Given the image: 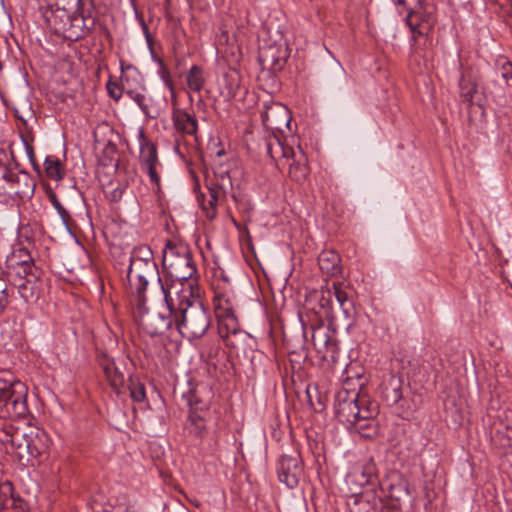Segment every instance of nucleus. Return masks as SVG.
Here are the masks:
<instances>
[{
  "label": "nucleus",
  "instance_id": "obj_1",
  "mask_svg": "<svg viewBox=\"0 0 512 512\" xmlns=\"http://www.w3.org/2000/svg\"><path fill=\"white\" fill-rule=\"evenodd\" d=\"M43 17L55 34L77 41L94 27L96 8L93 0H48Z\"/></svg>",
  "mask_w": 512,
  "mask_h": 512
},
{
  "label": "nucleus",
  "instance_id": "obj_2",
  "mask_svg": "<svg viewBox=\"0 0 512 512\" xmlns=\"http://www.w3.org/2000/svg\"><path fill=\"white\" fill-rule=\"evenodd\" d=\"M176 290L175 325L179 333L189 339L202 337L210 327V317L202 301L194 296L192 286L181 284Z\"/></svg>",
  "mask_w": 512,
  "mask_h": 512
},
{
  "label": "nucleus",
  "instance_id": "obj_3",
  "mask_svg": "<svg viewBox=\"0 0 512 512\" xmlns=\"http://www.w3.org/2000/svg\"><path fill=\"white\" fill-rule=\"evenodd\" d=\"M214 310L218 322V333L224 339L225 344L236 352L244 350L250 335L240 328L236 315L238 302L231 289L218 285V291L214 296Z\"/></svg>",
  "mask_w": 512,
  "mask_h": 512
},
{
  "label": "nucleus",
  "instance_id": "obj_4",
  "mask_svg": "<svg viewBox=\"0 0 512 512\" xmlns=\"http://www.w3.org/2000/svg\"><path fill=\"white\" fill-rule=\"evenodd\" d=\"M157 278L159 285L162 283L158 273L157 264L154 261L153 251L147 245H139L133 248L127 270L128 290L138 300L141 308L146 300L145 292L149 278Z\"/></svg>",
  "mask_w": 512,
  "mask_h": 512
},
{
  "label": "nucleus",
  "instance_id": "obj_5",
  "mask_svg": "<svg viewBox=\"0 0 512 512\" xmlns=\"http://www.w3.org/2000/svg\"><path fill=\"white\" fill-rule=\"evenodd\" d=\"M176 285L166 287L161 285V292L163 294V311L155 312L149 311L145 304L140 308L138 300L135 298L136 306L140 314L139 325L144 333L151 337L164 334L168 329L175 324V309L176 301L173 296V291ZM146 303V301L144 302Z\"/></svg>",
  "mask_w": 512,
  "mask_h": 512
},
{
  "label": "nucleus",
  "instance_id": "obj_6",
  "mask_svg": "<svg viewBox=\"0 0 512 512\" xmlns=\"http://www.w3.org/2000/svg\"><path fill=\"white\" fill-rule=\"evenodd\" d=\"M27 386L19 381L6 378L4 372H0V418L20 419L28 413Z\"/></svg>",
  "mask_w": 512,
  "mask_h": 512
},
{
  "label": "nucleus",
  "instance_id": "obj_7",
  "mask_svg": "<svg viewBox=\"0 0 512 512\" xmlns=\"http://www.w3.org/2000/svg\"><path fill=\"white\" fill-rule=\"evenodd\" d=\"M265 153L276 162L282 159L291 160L288 174L293 181L302 183L307 179L310 169L306 154L300 146L293 148L284 145L277 137L270 136L265 140Z\"/></svg>",
  "mask_w": 512,
  "mask_h": 512
},
{
  "label": "nucleus",
  "instance_id": "obj_8",
  "mask_svg": "<svg viewBox=\"0 0 512 512\" xmlns=\"http://www.w3.org/2000/svg\"><path fill=\"white\" fill-rule=\"evenodd\" d=\"M162 264L167 274L175 281H187L196 273L190 248L180 241L166 242Z\"/></svg>",
  "mask_w": 512,
  "mask_h": 512
},
{
  "label": "nucleus",
  "instance_id": "obj_9",
  "mask_svg": "<svg viewBox=\"0 0 512 512\" xmlns=\"http://www.w3.org/2000/svg\"><path fill=\"white\" fill-rule=\"evenodd\" d=\"M371 402L366 395L342 388L335 395V415L341 423L348 427L358 419L362 408L367 407Z\"/></svg>",
  "mask_w": 512,
  "mask_h": 512
},
{
  "label": "nucleus",
  "instance_id": "obj_10",
  "mask_svg": "<svg viewBox=\"0 0 512 512\" xmlns=\"http://www.w3.org/2000/svg\"><path fill=\"white\" fill-rule=\"evenodd\" d=\"M263 126L267 132L261 144V148L265 151V140L270 136H275L281 140L285 129H289L291 122V114L289 109L281 103H272L266 106L261 113Z\"/></svg>",
  "mask_w": 512,
  "mask_h": 512
},
{
  "label": "nucleus",
  "instance_id": "obj_11",
  "mask_svg": "<svg viewBox=\"0 0 512 512\" xmlns=\"http://www.w3.org/2000/svg\"><path fill=\"white\" fill-rule=\"evenodd\" d=\"M231 187V178L228 172H225L221 174L220 178L217 179L216 182L211 183V185L208 187V199H206L204 194L197 196L198 202L203 211L206 213L207 218H215L216 207L225 200L227 189Z\"/></svg>",
  "mask_w": 512,
  "mask_h": 512
},
{
  "label": "nucleus",
  "instance_id": "obj_12",
  "mask_svg": "<svg viewBox=\"0 0 512 512\" xmlns=\"http://www.w3.org/2000/svg\"><path fill=\"white\" fill-rule=\"evenodd\" d=\"M3 432L5 433V437L3 438L4 442H9L12 446L19 449L25 448L30 454L39 452L40 447L38 442L40 441V437L46 436L44 431L38 428L30 427V431L25 432L23 429L13 427L12 425L6 426Z\"/></svg>",
  "mask_w": 512,
  "mask_h": 512
},
{
  "label": "nucleus",
  "instance_id": "obj_13",
  "mask_svg": "<svg viewBox=\"0 0 512 512\" xmlns=\"http://www.w3.org/2000/svg\"><path fill=\"white\" fill-rule=\"evenodd\" d=\"M139 143H140V167L142 171H144L150 181L155 184H160V174L159 168L161 167V163L158 159L157 148L156 146L149 141L145 135L143 130L139 132Z\"/></svg>",
  "mask_w": 512,
  "mask_h": 512
},
{
  "label": "nucleus",
  "instance_id": "obj_14",
  "mask_svg": "<svg viewBox=\"0 0 512 512\" xmlns=\"http://www.w3.org/2000/svg\"><path fill=\"white\" fill-rule=\"evenodd\" d=\"M35 189L33 178L25 171L10 172L0 195L7 197L30 198Z\"/></svg>",
  "mask_w": 512,
  "mask_h": 512
},
{
  "label": "nucleus",
  "instance_id": "obj_15",
  "mask_svg": "<svg viewBox=\"0 0 512 512\" xmlns=\"http://www.w3.org/2000/svg\"><path fill=\"white\" fill-rule=\"evenodd\" d=\"M378 415V405L376 402H371L367 407L362 408V413L348 429L359 434L361 437L366 439L375 438L378 433V423L375 420Z\"/></svg>",
  "mask_w": 512,
  "mask_h": 512
},
{
  "label": "nucleus",
  "instance_id": "obj_16",
  "mask_svg": "<svg viewBox=\"0 0 512 512\" xmlns=\"http://www.w3.org/2000/svg\"><path fill=\"white\" fill-rule=\"evenodd\" d=\"M302 473L303 466L299 453L282 455L278 467V477L282 483L294 488L298 485Z\"/></svg>",
  "mask_w": 512,
  "mask_h": 512
},
{
  "label": "nucleus",
  "instance_id": "obj_17",
  "mask_svg": "<svg viewBox=\"0 0 512 512\" xmlns=\"http://www.w3.org/2000/svg\"><path fill=\"white\" fill-rule=\"evenodd\" d=\"M312 343L318 355L325 361H334L338 354V344L326 329L318 327L313 329Z\"/></svg>",
  "mask_w": 512,
  "mask_h": 512
},
{
  "label": "nucleus",
  "instance_id": "obj_18",
  "mask_svg": "<svg viewBox=\"0 0 512 512\" xmlns=\"http://www.w3.org/2000/svg\"><path fill=\"white\" fill-rule=\"evenodd\" d=\"M288 56L286 47L269 46L260 50L258 59L264 69L277 72L284 68Z\"/></svg>",
  "mask_w": 512,
  "mask_h": 512
},
{
  "label": "nucleus",
  "instance_id": "obj_19",
  "mask_svg": "<svg viewBox=\"0 0 512 512\" xmlns=\"http://www.w3.org/2000/svg\"><path fill=\"white\" fill-rule=\"evenodd\" d=\"M434 22L435 20L432 13L424 9L423 6L412 11V13H408L406 17V23L410 27L414 39L418 36L428 34Z\"/></svg>",
  "mask_w": 512,
  "mask_h": 512
},
{
  "label": "nucleus",
  "instance_id": "obj_20",
  "mask_svg": "<svg viewBox=\"0 0 512 512\" xmlns=\"http://www.w3.org/2000/svg\"><path fill=\"white\" fill-rule=\"evenodd\" d=\"M97 362L102 368L107 381L112 389L117 393H121V389L125 385V375L121 369L116 365L113 359L109 358L106 354L101 353L97 357Z\"/></svg>",
  "mask_w": 512,
  "mask_h": 512
},
{
  "label": "nucleus",
  "instance_id": "obj_21",
  "mask_svg": "<svg viewBox=\"0 0 512 512\" xmlns=\"http://www.w3.org/2000/svg\"><path fill=\"white\" fill-rule=\"evenodd\" d=\"M172 121L175 130L183 135L195 136L198 131V123L194 115L184 109L174 108Z\"/></svg>",
  "mask_w": 512,
  "mask_h": 512
},
{
  "label": "nucleus",
  "instance_id": "obj_22",
  "mask_svg": "<svg viewBox=\"0 0 512 512\" xmlns=\"http://www.w3.org/2000/svg\"><path fill=\"white\" fill-rule=\"evenodd\" d=\"M43 272L41 269H34V273L30 272L29 279L17 282L18 293L25 302L36 301L39 297V280Z\"/></svg>",
  "mask_w": 512,
  "mask_h": 512
},
{
  "label": "nucleus",
  "instance_id": "obj_23",
  "mask_svg": "<svg viewBox=\"0 0 512 512\" xmlns=\"http://www.w3.org/2000/svg\"><path fill=\"white\" fill-rule=\"evenodd\" d=\"M121 71L122 75L120 78V84L108 81L106 84V88L108 94L111 98L118 101L123 93L126 92L127 87L129 86L130 78H134L138 75L137 69L132 65H127L124 67L123 62H121Z\"/></svg>",
  "mask_w": 512,
  "mask_h": 512
},
{
  "label": "nucleus",
  "instance_id": "obj_24",
  "mask_svg": "<svg viewBox=\"0 0 512 512\" xmlns=\"http://www.w3.org/2000/svg\"><path fill=\"white\" fill-rule=\"evenodd\" d=\"M339 263V255L332 250L322 251L318 257V265L320 269L329 275H336L340 272Z\"/></svg>",
  "mask_w": 512,
  "mask_h": 512
},
{
  "label": "nucleus",
  "instance_id": "obj_25",
  "mask_svg": "<svg viewBox=\"0 0 512 512\" xmlns=\"http://www.w3.org/2000/svg\"><path fill=\"white\" fill-rule=\"evenodd\" d=\"M20 499H16L13 495V486L10 482L0 484V512H4L9 508H17L21 504Z\"/></svg>",
  "mask_w": 512,
  "mask_h": 512
},
{
  "label": "nucleus",
  "instance_id": "obj_26",
  "mask_svg": "<svg viewBox=\"0 0 512 512\" xmlns=\"http://www.w3.org/2000/svg\"><path fill=\"white\" fill-rule=\"evenodd\" d=\"M459 88L462 101L472 104L478 92L477 83L470 76L463 74L459 80Z\"/></svg>",
  "mask_w": 512,
  "mask_h": 512
},
{
  "label": "nucleus",
  "instance_id": "obj_27",
  "mask_svg": "<svg viewBox=\"0 0 512 512\" xmlns=\"http://www.w3.org/2000/svg\"><path fill=\"white\" fill-rule=\"evenodd\" d=\"M186 82L191 91L200 92L206 82L202 67L193 65L186 74Z\"/></svg>",
  "mask_w": 512,
  "mask_h": 512
},
{
  "label": "nucleus",
  "instance_id": "obj_28",
  "mask_svg": "<svg viewBox=\"0 0 512 512\" xmlns=\"http://www.w3.org/2000/svg\"><path fill=\"white\" fill-rule=\"evenodd\" d=\"M223 89L227 97H235L240 90V75L237 70L230 69L223 76Z\"/></svg>",
  "mask_w": 512,
  "mask_h": 512
},
{
  "label": "nucleus",
  "instance_id": "obj_29",
  "mask_svg": "<svg viewBox=\"0 0 512 512\" xmlns=\"http://www.w3.org/2000/svg\"><path fill=\"white\" fill-rule=\"evenodd\" d=\"M381 504V499L375 496H372L371 499L359 497L355 499L351 512H379L378 508Z\"/></svg>",
  "mask_w": 512,
  "mask_h": 512
},
{
  "label": "nucleus",
  "instance_id": "obj_30",
  "mask_svg": "<svg viewBox=\"0 0 512 512\" xmlns=\"http://www.w3.org/2000/svg\"><path fill=\"white\" fill-rule=\"evenodd\" d=\"M46 176L55 181H59L64 176V168L60 160L55 156H48L44 162Z\"/></svg>",
  "mask_w": 512,
  "mask_h": 512
},
{
  "label": "nucleus",
  "instance_id": "obj_31",
  "mask_svg": "<svg viewBox=\"0 0 512 512\" xmlns=\"http://www.w3.org/2000/svg\"><path fill=\"white\" fill-rule=\"evenodd\" d=\"M186 429L190 434L201 438L206 431L205 421L199 414L190 412L186 421Z\"/></svg>",
  "mask_w": 512,
  "mask_h": 512
},
{
  "label": "nucleus",
  "instance_id": "obj_32",
  "mask_svg": "<svg viewBox=\"0 0 512 512\" xmlns=\"http://www.w3.org/2000/svg\"><path fill=\"white\" fill-rule=\"evenodd\" d=\"M7 266H17L34 263L30 252L25 247H19L14 249L9 257H7Z\"/></svg>",
  "mask_w": 512,
  "mask_h": 512
},
{
  "label": "nucleus",
  "instance_id": "obj_33",
  "mask_svg": "<svg viewBox=\"0 0 512 512\" xmlns=\"http://www.w3.org/2000/svg\"><path fill=\"white\" fill-rule=\"evenodd\" d=\"M9 269L13 270L17 279L16 282H22L23 280L29 279L30 272L34 273V269H40L35 265V263L17 265V266H7Z\"/></svg>",
  "mask_w": 512,
  "mask_h": 512
},
{
  "label": "nucleus",
  "instance_id": "obj_34",
  "mask_svg": "<svg viewBox=\"0 0 512 512\" xmlns=\"http://www.w3.org/2000/svg\"><path fill=\"white\" fill-rule=\"evenodd\" d=\"M361 475L364 483L374 485L377 482L376 465L372 459H369L362 466Z\"/></svg>",
  "mask_w": 512,
  "mask_h": 512
},
{
  "label": "nucleus",
  "instance_id": "obj_35",
  "mask_svg": "<svg viewBox=\"0 0 512 512\" xmlns=\"http://www.w3.org/2000/svg\"><path fill=\"white\" fill-rule=\"evenodd\" d=\"M130 396L136 402H143L146 398L145 387L139 381L129 379L128 385Z\"/></svg>",
  "mask_w": 512,
  "mask_h": 512
},
{
  "label": "nucleus",
  "instance_id": "obj_36",
  "mask_svg": "<svg viewBox=\"0 0 512 512\" xmlns=\"http://www.w3.org/2000/svg\"><path fill=\"white\" fill-rule=\"evenodd\" d=\"M495 65L501 71V77L506 82L512 79V62L508 58L499 56L496 59Z\"/></svg>",
  "mask_w": 512,
  "mask_h": 512
},
{
  "label": "nucleus",
  "instance_id": "obj_37",
  "mask_svg": "<svg viewBox=\"0 0 512 512\" xmlns=\"http://www.w3.org/2000/svg\"><path fill=\"white\" fill-rule=\"evenodd\" d=\"M10 303V296L8 293V285L3 277H0V315L3 314L5 309Z\"/></svg>",
  "mask_w": 512,
  "mask_h": 512
},
{
  "label": "nucleus",
  "instance_id": "obj_38",
  "mask_svg": "<svg viewBox=\"0 0 512 512\" xmlns=\"http://www.w3.org/2000/svg\"><path fill=\"white\" fill-rule=\"evenodd\" d=\"M329 293L335 296L340 307L347 313L348 308L346 304L348 303V296L346 292L343 291L339 285L333 284V291H329Z\"/></svg>",
  "mask_w": 512,
  "mask_h": 512
},
{
  "label": "nucleus",
  "instance_id": "obj_39",
  "mask_svg": "<svg viewBox=\"0 0 512 512\" xmlns=\"http://www.w3.org/2000/svg\"><path fill=\"white\" fill-rule=\"evenodd\" d=\"M131 85L129 84V86L127 87L126 89V94L132 99L134 100L138 105L139 107L142 109V110H146L147 109V104H146V97L144 94L132 89L130 87Z\"/></svg>",
  "mask_w": 512,
  "mask_h": 512
},
{
  "label": "nucleus",
  "instance_id": "obj_40",
  "mask_svg": "<svg viewBox=\"0 0 512 512\" xmlns=\"http://www.w3.org/2000/svg\"><path fill=\"white\" fill-rule=\"evenodd\" d=\"M396 3L398 5L404 6L408 13H412V11H415L416 9L423 6L422 0H396Z\"/></svg>",
  "mask_w": 512,
  "mask_h": 512
},
{
  "label": "nucleus",
  "instance_id": "obj_41",
  "mask_svg": "<svg viewBox=\"0 0 512 512\" xmlns=\"http://www.w3.org/2000/svg\"><path fill=\"white\" fill-rule=\"evenodd\" d=\"M50 201H51L53 207L57 210V212L60 215V217L65 221L66 218L69 217V214L66 211V209L63 207V205L60 203V201L58 200L56 195H54V194L51 195L50 196Z\"/></svg>",
  "mask_w": 512,
  "mask_h": 512
},
{
  "label": "nucleus",
  "instance_id": "obj_42",
  "mask_svg": "<svg viewBox=\"0 0 512 512\" xmlns=\"http://www.w3.org/2000/svg\"><path fill=\"white\" fill-rule=\"evenodd\" d=\"M161 79L163 80L166 87L169 88V90L173 93L174 92V85L173 81L171 79L170 73L168 69H166L164 66H162L160 71Z\"/></svg>",
  "mask_w": 512,
  "mask_h": 512
},
{
  "label": "nucleus",
  "instance_id": "obj_43",
  "mask_svg": "<svg viewBox=\"0 0 512 512\" xmlns=\"http://www.w3.org/2000/svg\"><path fill=\"white\" fill-rule=\"evenodd\" d=\"M10 172L11 169H9L5 163L0 161V192L3 189Z\"/></svg>",
  "mask_w": 512,
  "mask_h": 512
},
{
  "label": "nucleus",
  "instance_id": "obj_44",
  "mask_svg": "<svg viewBox=\"0 0 512 512\" xmlns=\"http://www.w3.org/2000/svg\"><path fill=\"white\" fill-rule=\"evenodd\" d=\"M123 192H124V189L122 187L118 186L110 192L109 199L111 201L117 202L122 198Z\"/></svg>",
  "mask_w": 512,
  "mask_h": 512
},
{
  "label": "nucleus",
  "instance_id": "obj_45",
  "mask_svg": "<svg viewBox=\"0 0 512 512\" xmlns=\"http://www.w3.org/2000/svg\"><path fill=\"white\" fill-rule=\"evenodd\" d=\"M393 392H394L393 401L398 402L402 398L401 391L399 388H394Z\"/></svg>",
  "mask_w": 512,
  "mask_h": 512
},
{
  "label": "nucleus",
  "instance_id": "obj_46",
  "mask_svg": "<svg viewBox=\"0 0 512 512\" xmlns=\"http://www.w3.org/2000/svg\"><path fill=\"white\" fill-rule=\"evenodd\" d=\"M221 278H222V281L224 283V285L222 287H226L227 289H230L228 286H229V283H230V279L228 276L224 275L223 273H221Z\"/></svg>",
  "mask_w": 512,
  "mask_h": 512
},
{
  "label": "nucleus",
  "instance_id": "obj_47",
  "mask_svg": "<svg viewBox=\"0 0 512 512\" xmlns=\"http://www.w3.org/2000/svg\"><path fill=\"white\" fill-rule=\"evenodd\" d=\"M16 117H17L19 120H21L22 122H24V123L26 122V121L24 120V118L18 114V111H16Z\"/></svg>",
  "mask_w": 512,
  "mask_h": 512
}]
</instances>
